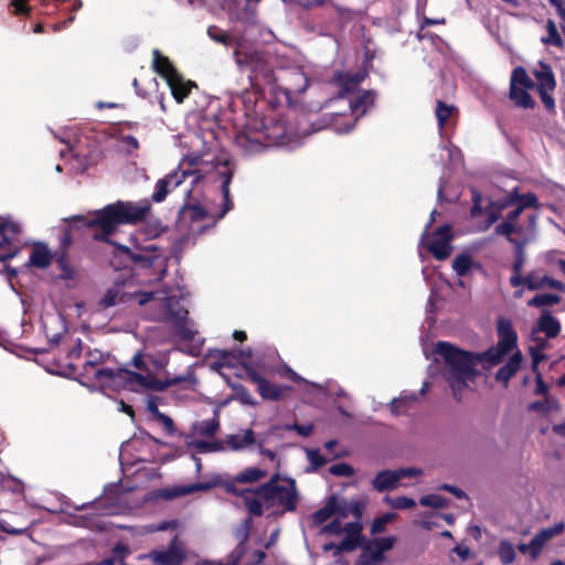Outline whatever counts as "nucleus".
Segmentation results:
<instances>
[{
	"label": "nucleus",
	"mask_w": 565,
	"mask_h": 565,
	"mask_svg": "<svg viewBox=\"0 0 565 565\" xmlns=\"http://www.w3.org/2000/svg\"><path fill=\"white\" fill-rule=\"evenodd\" d=\"M150 211L151 203L149 200L139 202L117 201L95 211L92 217L72 216L70 218V228H97L99 232L94 233L93 238L115 245L117 255L125 258L124 267H127L130 263L148 268L152 266L153 257L135 253L127 246L117 245L109 237L117 231L119 225H136L143 222Z\"/></svg>",
	"instance_id": "1"
},
{
	"label": "nucleus",
	"mask_w": 565,
	"mask_h": 565,
	"mask_svg": "<svg viewBox=\"0 0 565 565\" xmlns=\"http://www.w3.org/2000/svg\"><path fill=\"white\" fill-rule=\"evenodd\" d=\"M435 352L444 361V377L459 402L469 383L480 375L478 365L487 362V354L462 350L446 341H438Z\"/></svg>",
	"instance_id": "2"
},
{
	"label": "nucleus",
	"mask_w": 565,
	"mask_h": 565,
	"mask_svg": "<svg viewBox=\"0 0 565 565\" xmlns=\"http://www.w3.org/2000/svg\"><path fill=\"white\" fill-rule=\"evenodd\" d=\"M236 61L238 64H244L250 68V84L257 93L264 94L266 86L273 92L282 89L278 84L279 77L263 53L254 51L245 53L243 57L239 53H236Z\"/></svg>",
	"instance_id": "3"
},
{
	"label": "nucleus",
	"mask_w": 565,
	"mask_h": 565,
	"mask_svg": "<svg viewBox=\"0 0 565 565\" xmlns=\"http://www.w3.org/2000/svg\"><path fill=\"white\" fill-rule=\"evenodd\" d=\"M183 381L182 377H173L171 380H159L151 374L142 375L128 369H119L116 384L122 385L124 388L129 391H138L147 388L154 392H163L169 386L179 384Z\"/></svg>",
	"instance_id": "4"
},
{
	"label": "nucleus",
	"mask_w": 565,
	"mask_h": 565,
	"mask_svg": "<svg viewBox=\"0 0 565 565\" xmlns=\"http://www.w3.org/2000/svg\"><path fill=\"white\" fill-rule=\"evenodd\" d=\"M498 344L489 348L483 353L487 354V363L489 365H498L503 356L512 351L518 343V334L513 329L511 320L500 318L497 326Z\"/></svg>",
	"instance_id": "5"
},
{
	"label": "nucleus",
	"mask_w": 565,
	"mask_h": 565,
	"mask_svg": "<svg viewBox=\"0 0 565 565\" xmlns=\"http://www.w3.org/2000/svg\"><path fill=\"white\" fill-rule=\"evenodd\" d=\"M396 543L393 535L376 537L363 543L362 553L356 559V565H376L384 559V553L391 551Z\"/></svg>",
	"instance_id": "6"
},
{
	"label": "nucleus",
	"mask_w": 565,
	"mask_h": 565,
	"mask_svg": "<svg viewBox=\"0 0 565 565\" xmlns=\"http://www.w3.org/2000/svg\"><path fill=\"white\" fill-rule=\"evenodd\" d=\"M189 311L179 301L169 300L163 305V320L173 324L175 333L185 341H192L195 331L186 324Z\"/></svg>",
	"instance_id": "7"
},
{
	"label": "nucleus",
	"mask_w": 565,
	"mask_h": 565,
	"mask_svg": "<svg viewBox=\"0 0 565 565\" xmlns=\"http://www.w3.org/2000/svg\"><path fill=\"white\" fill-rule=\"evenodd\" d=\"M289 483L282 490H277L273 493L269 501H264L267 509L278 505V510L273 512V515L280 516L286 512H294L297 509L298 493L296 482L294 479H286Z\"/></svg>",
	"instance_id": "8"
},
{
	"label": "nucleus",
	"mask_w": 565,
	"mask_h": 565,
	"mask_svg": "<svg viewBox=\"0 0 565 565\" xmlns=\"http://www.w3.org/2000/svg\"><path fill=\"white\" fill-rule=\"evenodd\" d=\"M451 230L452 227L450 224H443L437 227L434 232L435 237L426 245L427 250L437 260L447 259L452 252V246L450 244L452 241Z\"/></svg>",
	"instance_id": "9"
},
{
	"label": "nucleus",
	"mask_w": 565,
	"mask_h": 565,
	"mask_svg": "<svg viewBox=\"0 0 565 565\" xmlns=\"http://www.w3.org/2000/svg\"><path fill=\"white\" fill-rule=\"evenodd\" d=\"M193 172L190 170H173L164 178L157 181L154 192L151 195L150 203L163 202L168 194L180 186L188 177L192 175Z\"/></svg>",
	"instance_id": "10"
},
{
	"label": "nucleus",
	"mask_w": 565,
	"mask_h": 565,
	"mask_svg": "<svg viewBox=\"0 0 565 565\" xmlns=\"http://www.w3.org/2000/svg\"><path fill=\"white\" fill-rule=\"evenodd\" d=\"M246 377L249 382L257 385V392L266 401H279L286 392L291 390L288 385L273 384L253 369L246 370Z\"/></svg>",
	"instance_id": "11"
},
{
	"label": "nucleus",
	"mask_w": 565,
	"mask_h": 565,
	"mask_svg": "<svg viewBox=\"0 0 565 565\" xmlns=\"http://www.w3.org/2000/svg\"><path fill=\"white\" fill-rule=\"evenodd\" d=\"M72 244V238L67 232L61 238L60 247L55 250L54 262L58 268L60 278L62 280H74L77 278V270L75 266H73L68 262V248Z\"/></svg>",
	"instance_id": "12"
},
{
	"label": "nucleus",
	"mask_w": 565,
	"mask_h": 565,
	"mask_svg": "<svg viewBox=\"0 0 565 565\" xmlns=\"http://www.w3.org/2000/svg\"><path fill=\"white\" fill-rule=\"evenodd\" d=\"M561 330L562 326L558 319H556L551 311L543 310L533 327V334L542 332L547 339H554L561 333Z\"/></svg>",
	"instance_id": "13"
},
{
	"label": "nucleus",
	"mask_w": 565,
	"mask_h": 565,
	"mask_svg": "<svg viewBox=\"0 0 565 565\" xmlns=\"http://www.w3.org/2000/svg\"><path fill=\"white\" fill-rule=\"evenodd\" d=\"M152 70L166 82L180 73L170 58L163 55L158 49L152 51Z\"/></svg>",
	"instance_id": "14"
},
{
	"label": "nucleus",
	"mask_w": 565,
	"mask_h": 565,
	"mask_svg": "<svg viewBox=\"0 0 565 565\" xmlns=\"http://www.w3.org/2000/svg\"><path fill=\"white\" fill-rule=\"evenodd\" d=\"M166 83L178 104L183 103L189 97L192 88L196 87L195 82L185 79L181 73H178V75Z\"/></svg>",
	"instance_id": "15"
},
{
	"label": "nucleus",
	"mask_w": 565,
	"mask_h": 565,
	"mask_svg": "<svg viewBox=\"0 0 565 565\" xmlns=\"http://www.w3.org/2000/svg\"><path fill=\"white\" fill-rule=\"evenodd\" d=\"M55 252L52 253L45 243H35L29 258V264L33 267L45 269L54 260Z\"/></svg>",
	"instance_id": "16"
},
{
	"label": "nucleus",
	"mask_w": 565,
	"mask_h": 565,
	"mask_svg": "<svg viewBox=\"0 0 565 565\" xmlns=\"http://www.w3.org/2000/svg\"><path fill=\"white\" fill-rule=\"evenodd\" d=\"M564 523L559 522L551 527H546L536 533L530 542V548L532 550V554L535 556L544 546V544L554 537L555 535L561 534L564 531Z\"/></svg>",
	"instance_id": "17"
},
{
	"label": "nucleus",
	"mask_w": 565,
	"mask_h": 565,
	"mask_svg": "<svg viewBox=\"0 0 565 565\" xmlns=\"http://www.w3.org/2000/svg\"><path fill=\"white\" fill-rule=\"evenodd\" d=\"M521 363H522V354L520 351H518V352L513 353L509 358L508 362L497 371L495 380L498 382H502L504 384V386L507 387L510 379L513 377L515 375V373L519 371V369L521 367Z\"/></svg>",
	"instance_id": "18"
},
{
	"label": "nucleus",
	"mask_w": 565,
	"mask_h": 565,
	"mask_svg": "<svg viewBox=\"0 0 565 565\" xmlns=\"http://www.w3.org/2000/svg\"><path fill=\"white\" fill-rule=\"evenodd\" d=\"M223 441L225 450L239 451L255 443V433L252 429H247L244 435H228Z\"/></svg>",
	"instance_id": "19"
},
{
	"label": "nucleus",
	"mask_w": 565,
	"mask_h": 565,
	"mask_svg": "<svg viewBox=\"0 0 565 565\" xmlns=\"http://www.w3.org/2000/svg\"><path fill=\"white\" fill-rule=\"evenodd\" d=\"M362 76L359 74L350 75L345 73H337L334 82L339 87V98H344L348 94L352 93L361 83Z\"/></svg>",
	"instance_id": "20"
},
{
	"label": "nucleus",
	"mask_w": 565,
	"mask_h": 565,
	"mask_svg": "<svg viewBox=\"0 0 565 565\" xmlns=\"http://www.w3.org/2000/svg\"><path fill=\"white\" fill-rule=\"evenodd\" d=\"M507 205H516L524 211L525 209H539L540 202L535 193L520 194L518 189H514L508 196Z\"/></svg>",
	"instance_id": "21"
},
{
	"label": "nucleus",
	"mask_w": 565,
	"mask_h": 565,
	"mask_svg": "<svg viewBox=\"0 0 565 565\" xmlns=\"http://www.w3.org/2000/svg\"><path fill=\"white\" fill-rule=\"evenodd\" d=\"M398 484V476L395 470H382L372 481V486L379 492L393 490Z\"/></svg>",
	"instance_id": "22"
},
{
	"label": "nucleus",
	"mask_w": 565,
	"mask_h": 565,
	"mask_svg": "<svg viewBox=\"0 0 565 565\" xmlns=\"http://www.w3.org/2000/svg\"><path fill=\"white\" fill-rule=\"evenodd\" d=\"M533 74L537 79L536 89H555L556 81L552 67L547 63L540 62V70L534 71Z\"/></svg>",
	"instance_id": "23"
},
{
	"label": "nucleus",
	"mask_w": 565,
	"mask_h": 565,
	"mask_svg": "<svg viewBox=\"0 0 565 565\" xmlns=\"http://www.w3.org/2000/svg\"><path fill=\"white\" fill-rule=\"evenodd\" d=\"M544 279L545 275L542 277H536L532 271L526 274L524 277L511 276L510 285L514 288L524 285L529 290H540L546 287V281Z\"/></svg>",
	"instance_id": "24"
},
{
	"label": "nucleus",
	"mask_w": 565,
	"mask_h": 565,
	"mask_svg": "<svg viewBox=\"0 0 565 565\" xmlns=\"http://www.w3.org/2000/svg\"><path fill=\"white\" fill-rule=\"evenodd\" d=\"M375 102V93L365 90L354 99L349 100V110L351 114L364 115L369 107Z\"/></svg>",
	"instance_id": "25"
},
{
	"label": "nucleus",
	"mask_w": 565,
	"mask_h": 565,
	"mask_svg": "<svg viewBox=\"0 0 565 565\" xmlns=\"http://www.w3.org/2000/svg\"><path fill=\"white\" fill-rule=\"evenodd\" d=\"M280 479V475L276 472L271 475L267 482L260 484L255 490L247 489L246 491L254 492L256 495H259L263 501H269L275 491L282 490L284 486L278 484Z\"/></svg>",
	"instance_id": "26"
},
{
	"label": "nucleus",
	"mask_w": 565,
	"mask_h": 565,
	"mask_svg": "<svg viewBox=\"0 0 565 565\" xmlns=\"http://www.w3.org/2000/svg\"><path fill=\"white\" fill-rule=\"evenodd\" d=\"M338 497L331 495L328 502L312 514L315 525H320L329 520L332 515L338 514Z\"/></svg>",
	"instance_id": "27"
},
{
	"label": "nucleus",
	"mask_w": 565,
	"mask_h": 565,
	"mask_svg": "<svg viewBox=\"0 0 565 565\" xmlns=\"http://www.w3.org/2000/svg\"><path fill=\"white\" fill-rule=\"evenodd\" d=\"M527 88L510 85V98L516 106L523 108H533L535 103L532 96L526 92Z\"/></svg>",
	"instance_id": "28"
},
{
	"label": "nucleus",
	"mask_w": 565,
	"mask_h": 565,
	"mask_svg": "<svg viewBox=\"0 0 565 565\" xmlns=\"http://www.w3.org/2000/svg\"><path fill=\"white\" fill-rule=\"evenodd\" d=\"M365 508V503L362 501H343L342 503L338 502V515L341 518H348L352 514L356 520H360L363 514V510Z\"/></svg>",
	"instance_id": "29"
},
{
	"label": "nucleus",
	"mask_w": 565,
	"mask_h": 565,
	"mask_svg": "<svg viewBox=\"0 0 565 565\" xmlns=\"http://www.w3.org/2000/svg\"><path fill=\"white\" fill-rule=\"evenodd\" d=\"M545 28L547 31V35L543 36L541 39V42L547 46H555L557 49H563L565 43L557 30L555 22L552 19H548L546 21Z\"/></svg>",
	"instance_id": "30"
},
{
	"label": "nucleus",
	"mask_w": 565,
	"mask_h": 565,
	"mask_svg": "<svg viewBox=\"0 0 565 565\" xmlns=\"http://www.w3.org/2000/svg\"><path fill=\"white\" fill-rule=\"evenodd\" d=\"M268 472L257 467H247L234 477L237 483H253L265 478Z\"/></svg>",
	"instance_id": "31"
},
{
	"label": "nucleus",
	"mask_w": 565,
	"mask_h": 565,
	"mask_svg": "<svg viewBox=\"0 0 565 565\" xmlns=\"http://www.w3.org/2000/svg\"><path fill=\"white\" fill-rule=\"evenodd\" d=\"M509 242L512 243L515 246L514 250V263L512 265L513 275L512 276H519L523 277L521 275V271L523 269L524 263H525V243L518 241L515 238H509Z\"/></svg>",
	"instance_id": "32"
},
{
	"label": "nucleus",
	"mask_w": 565,
	"mask_h": 565,
	"mask_svg": "<svg viewBox=\"0 0 565 565\" xmlns=\"http://www.w3.org/2000/svg\"><path fill=\"white\" fill-rule=\"evenodd\" d=\"M417 401L416 394L403 395L391 402V411L394 415L405 414Z\"/></svg>",
	"instance_id": "33"
},
{
	"label": "nucleus",
	"mask_w": 565,
	"mask_h": 565,
	"mask_svg": "<svg viewBox=\"0 0 565 565\" xmlns=\"http://www.w3.org/2000/svg\"><path fill=\"white\" fill-rule=\"evenodd\" d=\"M247 494L243 497L244 504L248 511V513L253 516H262L264 514V508L262 503V498L259 495L255 497L254 492H247Z\"/></svg>",
	"instance_id": "34"
},
{
	"label": "nucleus",
	"mask_w": 565,
	"mask_h": 565,
	"mask_svg": "<svg viewBox=\"0 0 565 565\" xmlns=\"http://www.w3.org/2000/svg\"><path fill=\"white\" fill-rule=\"evenodd\" d=\"M455 107L452 105H448L443 100H437L436 108H435V115L437 117V122L439 128H444L448 121V119L451 117L452 113L455 111Z\"/></svg>",
	"instance_id": "35"
},
{
	"label": "nucleus",
	"mask_w": 565,
	"mask_h": 565,
	"mask_svg": "<svg viewBox=\"0 0 565 565\" xmlns=\"http://www.w3.org/2000/svg\"><path fill=\"white\" fill-rule=\"evenodd\" d=\"M472 258L468 254H459L452 260V269L460 277L466 276L472 267Z\"/></svg>",
	"instance_id": "36"
},
{
	"label": "nucleus",
	"mask_w": 565,
	"mask_h": 565,
	"mask_svg": "<svg viewBox=\"0 0 565 565\" xmlns=\"http://www.w3.org/2000/svg\"><path fill=\"white\" fill-rule=\"evenodd\" d=\"M510 85H515V86L520 85L521 87H524V88H533L534 87V83L529 77V75L523 66H518L512 71Z\"/></svg>",
	"instance_id": "37"
},
{
	"label": "nucleus",
	"mask_w": 565,
	"mask_h": 565,
	"mask_svg": "<svg viewBox=\"0 0 565 565\" xmlns=\"http://www.w3.org/2000/svg\"><path fill=\"white\" fill-rule=\"evenodd\" d=\"M561 302V297L555 294H537L527 301L529 307L553 306Z\"/></svg>",
	"instance_id": "38"
},
{
	"label": "nucleus",
	"mask_w": 565,
	"mask_h": 565,
	"mask_svg": "<svg viewBox=\"0 0 565 565\" xmlns=\"http://www.w3.org/2000/svg\"><path fill=\"white\" fill-rule=\"evenodd\" d=\"M15 253L17 250L12 243V237L0 230V262L12 258Z\"/></svg>",
	"instance_id": "39"
},
{
	"label": "nucleus",
	"mask_w": 565,
	"mask_h": 565,
	"mask_svg": "<svg viewBox=\"0 0 565 565\" xmlns=\"http://www.w3.org/2000/svg\"><path fill=\"white\" fill-rule=\"evenodd\" d=\"M119 369L100 367L95 370L94 379L102 384H116Z\"/></svg>",
	"instance_id": "40"
},
{
	"label": "nucleus",
	"mask_w": 565,
	"mask_h": 565,
	"mask_svg": "<svg viewBox=\"0 0 565 565\" xmlns=\"http://www.w3.org/2000/svg\"><path fill=\"white\" fill-rule=\"evenodd\" d=\"M220 429V417L215 412L212 419L203 420L199 425V434L205 437H213Z\"/></svg>",
	"instance_id": "41"
},
{
	"label": "nucleus",
	"mask_w": 565,
	"mask_h": 565,
	"mask_svg": "<svg viewBox=\"0 0 565 565\" xmlns=\"http://www.w3.org/2000/svg\"><path fill=\"white\" fill-rule=\"evenodd\" d=\"M364 543V537L347 536L339 543L338 551L333 553L339 556L343 552H352Z\"/></svg>",
	"instance_id": "42"
},
{
	"label": "nucleus",
	"mask_w": 565,
	"mask_h": 565,
	"mask_svg": "<svg viewBox=\"0 0 565 565\" xmlns=\"http://www.w3.org/2000/svg\"><path fill=\"white\" fill-rule=\"evenodd\" d=\"M181 212L186 213L191 222L202 221L207 216V211L200 204L185 203Z\"/></svg>",
	"instance_id": "43"
},
{
	"label": "nucleus",
	"mask_w": 565,
	"mask_h": 565,
	"mask_svg": "<svg viewBox=\"0 0 565 565\" xmlns=\"http://www.w3.org/2000/svg\"><path fill=\"white\" fill-rule=\"evenodd\" d=\"M500 561L503 565L511 564L515 559L514 546L509 541H501L498 550Z\"/></svg>",
	"instance_id": "44"
},
{
	"label": "nucleus",
	"mask_w": 565,
	"mask_h": 565,
	"mask_svg": "<svg viewBox=\"0 0 565 565\" xmlns=\"http://www.w3.org/2000/svg\"><path fill=\"white\" fill-rule=\"evenodd\" d=\"M194 448L200 452H214L224 451L225 446L223 440H196L193 443Z\"/></svg>",
	"instance_id": "45"
},
{
	"label": "nucleus",
	"mask_w": 565,
	"mask_h": 565,
	"mask_svg": "<svg viewBox=\"0 0 565 565\" xmlns=\"http://www.w3.org/2000/svg\"><path fill=\"white\" fill-rule=\"evenodd\" d=\"M395 518L396 514L392 512H387L381 516L375 518L371 524V534L375 535L384 532L386 524L392 522Z\"/></svg>",
	"instance_id": "46"
},
{
	"label": "nucleus",
	"mask_w": 565,
	"mask_h": 565,
	"mask_svg": "<svg viewBox=\"0 0 565 565\" xmlns=\"http://www.w3.org/2000/svg\"><path fill=\"white\" fill-rule=\"evenodd\" d=\"M384 501L387 502L393 509L396 510H406V509H413L416 505V502L414 499L401 495L396 498L385 497Z\"/></svg>",
	"instance_id": "47"
},
{
	"label": "nucleus",
	"mask_w": 565,
	"mask_h": 565,
	"mask_svg": "<svg viewBox=\"0 0 565 565\" xmlns=\"http://www.w3.org/2000/svg\"><path fill=\"white\" fill-rule=\"evenodd\" d=\"M419 503L423 507H429L434 509H443L448 504V500L439 494H428L419 499Z\"/></svg>",
	"instance_id": "48"
},
{
	"label": "nucleus",
	"mask_w": 565,
	"mask_h": 565,
	"mask_svg": "<svg viewBox=\"0 0 565 565\" xmlns=\"http://www.w3.org/2000/svg\"><path fill=\"white\" fill-rule=\"evenodd\" d=\"M494 231H495V234L505 235L507 238L509 239V238H512L511 234H513V233L521 234L523 232V227L505 220L504 222L498 224L495 226Z\"/></svg>",
	"instance_id": "49"
},
{
	"label": "nucleus",
	"mask_w": 565,
	"mask_h": 565,
	"mask_svg": "<svg viewBox=\"0 0 565 565\" xmlns=\"http://www.w3.org/2000/svg\"><path fill=\"white\" fill-rule=\"evenodd\" d=\"M307 457L312 470H318L328 462V459L320 454L319 449H308Z\"/></svg>",
	"instance_id": "50"
},
{
	"label": "nucleus",
	"mask_w": 565,
	"mask_h": 565,
	"mask_svg": "<svg viewBox=\"0 0 565 565\" xmlns=\"http://www.w3.org/2000/svg\"><path fill=\"white\" fill-rule=\"evenodd\" d=\"M207 34L213 41L217 43L227 44L231 41V36L216 25L209 26Z\"/></svg>",
	"instance_id": "51"
},
{
	"label": "nucleus",
	"mask_w": 565,
	"mask_h": 565,
	"mask_svg": "<svg viewBox=\"0 0 565 565\" xmlns=\"http://www.w3.org/2000/svg\"><path fill=\"white\" fill-rule=\"evenodd\" d=\"M331 475L337 477H352L354 475V469L345 462H340L331 466L329 468Z\"/></svg>",
	"instance_id": "52"
},
{
	"label": "nucleus",
	"mask_w": 565,
	"mask_h": 565,
	"mask_svg": "<svg viewBox=\"0 0 565 565\" xmlns=\"http://www.w3.org/2000/svg\"><path fill=\"white\" fill-rule=\"evenodd\" d=\"M530 355L532 358V371L540 372L539 364L547 360V355L542 350H537L535 347L530 348Z\"/></svg>",
	"instance_id": "53"
},
{
	"label": "nucleus",
	"mask_w": 565,
	"mask_h": 565,
	"mask_svg": "<svg viewBox=\"0 0 565 565\" xmlns=\"http://www.w3.org/2000/svg\"><path fill=\"white\" fill-rule=\"evenodd\" d=\"M226 169L218 171V175L222 179V192H227L230 190V185L234 175V170L228 167V162H225Z\"/></svg>",
	"instance_id": "54"
},
{
	"label": "nucleus",
	"mask_w": 565,
	"mask_h": 565,
	"mask_svg": "<svg viewBox=\"0 0 565 565\" xmlns=\"http://www.w3.org/2000/svg\"><path fill=\"white\" fill-rule=\"evenodd\" d=\"M550 89H537L542 104L550 113H555V102L553 96L548 93Z\"/></svg>",
	"instance_id": "55"
},
{
	"label": "nucleus",
	"mask_w": 565,
	"mask_h": 565,
	"mask_svg": "<svg viewBox=\"0 0 565 565\" xmlns=\"http://www.w3.org/2000/svg\"><path fill=\"white\" fill-rule=\"evenodd\" d=\"M234 390L236 391V394L243 404H246V405H255L256 404L253 396L250 395L249 391L245 386L237 385L234 387Z\"/></svg>",
	"instance_id": "56"
},
{
	"label": "nucleus",
	"mask_w": 565,
	"mask_h": 565,
	"mask_svg": "<svg viewBox=\"0 0 565 565\" xmlns=\"http://www.w3.org/2000/svg\"><path fill=\"white\" fill-rule=\"evenodd\" d=\"M361 531H362V524L358 521L349 522L342 529V532H345L347 536L364 537L361 534Z\"/></svg>",
	"instance_id": "57"
},
{
	"label": "nucleus",
	"mask_w": 565,
	"mask_h": 565,
	"mask_svg": "<svg viewBox=\"0 0 565 565\" xmlns=\"http://www.w3.org/2000/svg\"><path fill=\"white\" fill-rule=\"evenodd\" d=\"M222 195H223V207H222L221 212L217 214L216 220L223 218L225 216V214L234 207V203L231 198L230 190H227V192H222Z\"/></svg>",
	"instance_id": "58"
},
{
	"label": "nucleus",
	"mask_w": 565,
	"mask_h": 565,
	"mask_svg": "<svg viewBox=\"0 0 565 565\" xmlns=\"http://www.w3.org/2000/svg\"><path fill=\"white\" fill-rule=\"evenodd\" d=\"M0 230L4 234H8L10 237H12V242L17 239V236L20 233V226L17 223H9V222L0 223Z\"/></svg>",
	"instance_id": "59"
},
{
	"label": "nucleus",
	"mask_w": 565,
	"mask_h": 565,
	"mask_svg": "<svg viewBox=\"0 0 565 565\" xmlns=\"http://www.w3.org/2000/svg\"><path fill=\"white\" fill-rule=\"evenodd\" d=\"M482 214L481 206V194L478 191L472 192V206L470 210V215L472 217L480 216Z\"/></svg>",
	"instance_id": "60"
},
{
	"label": "nucleus",
	"mask_w": 565,
	"mask_h": 565,
	"mask_svg": "<svg viewBox=\"0 0 565 565\" xmlns=\"http://www.w3.org/2000/svg\"><path fill=\"white\" fill-rule=\"evenodd\" d=\"M288 429L297 431L300 436L308 437L313 431V425L312 424H292L288 426Z\"/></svg>",
	"instance_id": "61"
},
{
	"label": "nucleus",
	"mask_w": 565,
	"mask_h": 565,
	"mask_svg": "<svg viewBox=\"0 0 565 565\" xmlns=\"http://www.w3.org/2000/svg\"><path fill=\"white\" fill-rule=\"evenodd\" d=\"M237 355L250 358L252 356V351L250 350L243 351V350H239V349L235 350L234 352H230L227 350H220L218 351V358L222 361L227 360L230 356L236 358Z\"/></svg>",
	"instance_id": "62"
},
{
	"label": "nucleus",
	"mask_w": 565,
	"mask_h": 565,
	"mask_svg": "<svg viewBox=\"0 0 565 565\" xmlns=\"http://www.w3.org/2000/svg\"><path fill=\"white\" fill-rule=\"evenodd\" d=\"M117 291L110 289L108 290L105 296L103 297V299L100 300V306L104 307V308H109V307H113L117 303Z\"/></svg>",
	"instance_id": "63"
},
{
	"label": "nucleus",
	"mask_w": 565,
	"mask_h": 565,
	"mask_svg": "<svg viewBox=\"0 0 565 565\" xmlns=\"http://www.w3.org/2000/svg\"><path fill=\"white\" fill-rule=\"evenodd\" d=\"M11 6L13 7L14 14H28L30 12L28 0H12Z\"/></svg>",
	"instance_id": "64"
}]
</instances>
